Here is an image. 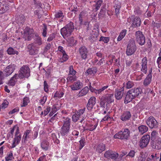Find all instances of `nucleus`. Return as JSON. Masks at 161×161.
Wrapping results in <instances>:
<instances>
[{
    "label": "nucleus",
    "mask_w": 161,
    "mask_h": 161,
    "mask_svg": "<svg viewBox=\"0 0 161 161\" xmlns=\"http://www.w3.org/2000/svg\"><path fill=\"white\" fill-rule=\"evenodd\" d=\"M142 92V90L140 88L132 89L129 90L127 93L124 103L127 104L131 102L136 97L141 94Z\"/></svg>",
    "instance_id": "1"
},
{
    "label": "nucleus",
    "mask_w": 161,
    "mask_h": 161,
    "mask_svg": "<svg viewBox=\"0 0 161 161\" xmlns=\"http://www.w3.org/2000/svg\"><path fill=\"white\" fill-rule=\"evenodd\" d=\"M33 131L30 130H27L24 131L23 138L25 142L34 140L37 138L38 131L37 128H35Z\"/></svg>",
    "instance_id": "2"
},
{
    "label": "nucleus",
    "mask_w": 161,
    "mask_h": 161,
    "mask_svg": "<svg viewBox=\"0 0 161 161\" xmlns=\"http://www.w3.org/2000/svg\"><path fill=\"white\" fill-rule=\"evenodd\" d=\"M74 28L73 23L70 22L66 25L65 27L61 29V33L64 38L65 39L71 35Z\"/></svg>",
    "instance_id": "3"
},
{
    "label": "nucleus",
    "mask_w": 161,
    "mask_h": 161,
    "mask_svg": "<svg viewBox=\"0 0 161 161\" xmlns=\"http://www.w3.org/2000/svg\"><path fill=\"white\" fill-rule=\"evenodd\" d=\"M130 134V131L127 129H125L116 134L113 137L114 139L127 140L129 138Z\"/></svg>",
    "instance_id": "4"
},
{
    "label": "nucleus",
    "mask_w": 161,
    "mask_h": 161,
    "mask_svg": "<svg viewBox=\"0 0 161 161\" xmlns=\"http://www.w3.org/2000/svg\"><path fill=\"white\" fill-rule=\"evenodd\" d=\"M70 126V119L66 118L64 121L63 125L61 128L60 131L62 136H64L67 135L69 131Z\"/></svg>",
    "instance_id": "5"
},
{
    "label": "nucleus",
    "mask_w": 161,
    "mask_h": 161,
    "mask_svg": "<svg viewBox=\"0 0 161 161\" xmlns=\"http://www.w3.org/2000/svg\"><path fill=\"white\" fill-rule=\"evenodd\" d=\"M30 69L29 67L27 65H24L20 68L18 74L19 78L23 79L24 78H28L30 76Z\"/></svg>",
    "instance_id": "6"
},
{
    "label": "nucleus",
    "mask_w": 161,
    "mask_h": 161,
    "mask_svg": "<svg viewBox=\"0 0 161 161\" xmlns=\"http://www.w3.org/2000/svg\"><path fill=\"white\" fill-rule=\"evenodd\" d=\"M136 50V46L134 40H130L127 47L126 53L128 56L133 54Z\"/></svg>",
    "instance_id": "7"
},
{
    "label": "nucleus",
    "mask_w": 161,
    "mask_h": 161,
    "mask_svg": "<svg viewBox=\"0 0 161 161\" xmlns=\"http://www.w3.org/2000/svg\"><path fill=\"white\" fill-rule=\"evenodd\" d=\"M113 95L108 94L102 97L101 99L100 105L101 106L104 107L106 103H110L114 102Z\"/></svg>",
    "instance_id": "8"
},
{
    "label": "nucleus",
    "mask_w": 161,
    "mask_h": 161,
    "mask_svg": "<svg viewBox=\"0 0 161 161\" xmlns=\"http://www.w3.org/2000/svg\"><path fill=\"white\" fill-rule=\"evenodd\" d=\"M158 133L155 131H153L151 135V140L154 142L157 141L155 148L159 149L161 148V138H158Z\"/></svg>",
    "instance_id": "9"
},
{
    "label": "nucleus",
    "mask_w": 161,
    "mask_h": 161,
    "mask_svg": "<svg viewBox=\"0 0 161 161\" xmlns=\"http://www.w3.org/2000/svg\"><path fill=\"white\" fill-rule=\"evenodd\" d=\"M33 30L29 27H26L24 30L23 37L25 40H31L33 36Z\"/></svg>",
    "instance_id": "10"
},
{
    "label": "nucleus",
    "mask_w": 161,
    "mask_h": 161,
    "mask_svg": "<svg viewBox=\"0 0 161 161\" xmlns=\"http://www.w3.org/2000/svg\"><path fill=\"white\" fill-rule=\"evenodd\" d=\"M136 41L141 45H143L145 42V38L142 33L140 31H137L135 33Z\"/></svg>",
    "instance_id": "11"
},
{
    "label": "nucleus",
    "mask_w": 161,
    "mask_h": 161,
    "mask_svg": "<svg viewBox=\"0 0 161 161\" xmlns=\"http://www.w3.org/2000/svg\"><path fill=\"white\" fill-rule=\"evenodd\" d=\"M150 138V136L149 135L143 136L140 142L139 145L140 147L141 148L146 147L149 142Z\"/></svg>",
    "instance_id": "12"
},
{
    "label": "nucleus",
    "mask_w": 161,
    "mask_h": 161,
    "mask_svg": "<svg viewBox=\"0 0 161 161\" xmlns=\"http://www.w3.org/2000/svg\"><path fill=\"white\" fill-rule=\"evenodd\" d=\"M16 68V65L14 64H11L7 66L4 69L3 72L6 76L11 75Z\"/></svg>",
    "instance_id": "13"
},
{
    "label": "nucleus",
    "mask_w": 161,
    "mask_h": 161,
    "mask_svg": "<svg viewBox=\"0 0 161 161\" xmlns=\"http://www.w3.org/2000/svg\"><path fill=\"white\" fill-rule=\"evenodd\" d=\"M98 122V119H96L95 122H92L90 124H87L84 127V130H89L92 131L94 130L97 127Z\"/></svg>",
    "instance_id": "14"
},
{
    "label": "nucleus",
    "mask_w": 161,
    "mask_h": 161,
    "mask_svg": "<svg viewBox=\"0 0 161 161\" xmlns=\"http://www.w3.org/2000/svg\"><path fill=\"white\" fill-rule=\"evenodd\" d=\"M146 122L147 125L151 129L157 127L158 124L156 120L152 116L149 117L146 120Z\"/></svg>",
    "instance_id": "15"
},
{
    "label": "nucleus",
    "mask_w": 161,
    "mask_h": 161,
    "mask_svg": "<svg viewBox=\"0 0 161 161\" xmlns=\"http://www.w3.org/2000/svg\"><path fill=\"white\" fill-rule=\"evenodd\" d=\"M89 87L90 90L92 92H94L96 94H101L104 90L108 88V86H105L101 88H100L99 89L97 90L93 88L91 85V83L90 82L89 84Z\"/></svg>",
    "instance_id": "16"
},
{
    "label": "nucleus",
    "mask_w": 161,
    "mask_h": 161,
    "mask_svg": "<svg viewBox=\"0 0 161 161\" xmlns=\"http://www.w3.org/2000/svg\"><path fill=\"white\" fill-rule=\"evenodd\" d=\"M28 48L29 53L31 55H34L38 53V48L36 47L34 44H30L28 46Z\"/></svg>",
    "instance_id": "17"
},
{
    "label": "nucleus",
    "mask_w": 161,
    "mask_h": 161,
    "mask_svg": "<svg viewBox=\"0 0 161 161\" xmlns=\"http://www.w3.org/2000/svg\"><path fill=\"white\" fill-rule=\"evenodd\" d=\"M82 86V83L78 80L75 82L73 85L70 86V87L71 90L76 91L80 89Z\"/></svg>",
    "instance_id": "18"
},
{
    "label": "nucleus",
    "mask_w": 161,
    "mask_h": 161,
    "mask_svg": "<svg viewBox=\"0 0 161 161\" xmlns=\"http://www.w3.org/2000/svg\"><path fill=\"white\" fill-rule=\"evenodd\" d=\"M96 99L94 97H91L89 100L87 105V107L88 110H91L96 103Z\"/></svg>",
    "instance_id": "19"
},
{
    "label": "nucleus",
    "mask_w": 161,
    "mask_h": 161,
    "mask_svg": "<svg viewBox=\"0 0 161 161\" xmlns=\"http://www.w3.org/2000/svg\"><path fill=\"white\" fill-rule=\"evenodd\" d=\"M79 52L81 58L85 59L87 58L88 53L87 49L84 46L81 47L79 49Z\"/></svg>",
    "instance_id": "20"
},
{
    "label": "nucleus",
    "mask_w": 161,
    "mask_h": 161,
    "mask_svg": "<svg viewBox=\"0 0 161 161\" xmlns=\"http://www.w3.org/2000/svg\"><path fill=\"white\" fill-rule=\"evenodd\" d=\"M21 135L20 134H19V135H15L13 142L11 146L10 147L11 148H14L18 144L21 140Z\"/></svg>",
    "instance_id": "21"
},
{
    "label": "nucleus",
    "mask_w": 161,
    "mask_h": 161,
    "mask_svg": "<svg viewBox=\"0 0 161 161\" xmlns=\"http://www.w3.org/2000/svg\"><path fill=\"white\" fill-rule=\"evenodd\" d=\"M53 66L52 65L50 64L46 67V70L44 68H42V73H45V75L47 77H49L53 71Z\"/></svg>",
    "instance_id": "22"
},
{
    "label": "nucleus",
    "mask_w": 161,
    "mask_h": 161,
    "mask_svg": "<svg viewBox=\"0 0 161 161\" xmlns=\"http://www.w3.org/2000/svg\"><path fill=\"white\" fill-rule=\"evenodd\" d=\"M141 71L146 74L147 72V59L146 57H144L142 60Z\"/></svg>",
    "instance_id": "23"
},
{
    "label": "nucleus",
    "mask_w": 161,
    "mask_h": 161,
    "mask_svg": "<svg viewBox=\"0 0 161 161\" xmlns=\"http://www.w3.org/2000/svg\"><path fill=\"white\" fill-rule=\"evenodd\" d=\"M19 78L18 74H15L8 81V85L10 86H14Z\"/></svg>",
    "instance_id": "24"
},
{
    "label": "nucleus",
    "mask_w": 161,
    "mask_h": 161,
    "mask_svg": "<svg viewBox=\"0 0 161 161\" xmlns=\"http://www.w3.org/2000/svg\"><path fill=\"white\" fill-rule=\"evenodd\" d=\"M9 8L8 6L6 3L0 2V14H2L5 12Z\"/></svg>",
    "instance_id": "25"
},
{
    "label": "nucleus",
    "mask_w": 161,
    "mask_h": 161,
    "mask_svg": "<svg viewBox=\"0 0 161 161\" xmlns=\"http://www.w3.org/2000/svg\"><path fill=\"white\" fill-rule=\"evenodd\" d=\"M131 117V114L129 112H125L123 113L121 116L120 119L123 121H126L129 120Z\"/></svg>",
    "instance_id": "26"
},
{
    "label": "nucleus",
    "mask_w": 161,
    "mask_h": 161,
    "mask_svg": "<svg viewBox=\"0 0 161 161\" xmlns=\"http://www.w3.org/2000/svg\"><path fill=\"white\" fill-rule=\"evenodd\" d=\"M141 24L140 19L138 17H136L133 21L132 25L133 27H138Z\"/></svg>",
    "instance_id": "27"
},
{
    "label": "nucleus",
    "mask_w": 161,
    "mask_h": 161,
    "mask_svg": "<svg viewBox=\"0 0 161 161\" xmlns=\"http://www.w3.org/2000/svg\"><path fill=\"white\" fill-rule=\"evenodd\" d=\"M60 106L58 104L53 105L50 110L49 115L50 117L52 116L59 109Z\"/></svg>",
    "instance_id": "28"
},
{
    "label": "nucleus",
    "mask_w": 161,
    "mask_h": 161,
    "mask_svg": "<svg viewBox=\"0 0 161 161\" xmlns=\"http://www.w3.org/2000/svg\"><path fill=\"white\" fill-rule=\"evenodd\" d=\"M97 71V69L96 68L89 69L84 74L86 76L89 75H93L96 73Z\"/></svg>",
    "instance_id": "29"
},
{
    "label": "nucleus",
    "mask_w": 161,
    "mask_h": 161,
    "mask_svg": "<svg viewBox=\"0 0 161 161\" xmlns=\"http://www.w3.org/2000/svg\"><path fill=\"white\" fill-rule=\"evenodd\" d=\"M152 78V74L151 73H149L146 78L144 80L143 84L145 86H147L148 85L151 81Z\"/></svg>",
    "instance_id": "30"
},
{
    "label": "nucleus",
    "mask_w": 161,
    "mask_h": 161,
    "mask_svg": "<svg viewBox=\"0 0 161 161\" xmlns=\"http://www.w3.org/2000/svg\"><path fill=\"white\" fill-rule=\"evenodd\" d=\"M123 90H117L115 93V97L116 99L119 100L122 98L123 94Z\"/></svg>",
    "instance_id": "31"
},
{
    "label": "nucleus",
    "mask_w": 161,
    "mask_h": 161,
    "mask_svg": "<svg viewBox=\"0 0 161 161\" xmlns=\"http://www.w3.org/2000/svg\"><path fill=\"white\" fill-rule=\"evenodd\" d=\"M105 146L104 144H100L98 145L96 148V151L99 153H101L105 150Z\"/></svg>",
    "instance_id": "32"
},
{
    "label": "nucleus",
    "mask_w": 161,
    "mask_h": 161,
    "mask_svg": "<svg viewBox=\"0 0 161 161\" xmlns=\"http://www.w3.org/2000/svg\"><path fill=\"white\" fill-rule=\"evenodd\" d=\"M138 129L140 132L143 134L148 130V128L146 125H142L139 127Z\"/></svg>",
    "instance_id": "33"
},
{
    "label": "nucleus",
    "mask_w": 161,
    "mask_h": 161,
    "mask_svg": "<svg viewBox=\"0 0 161 161\" xmlns=\"http://www.w3.org/2000/svg\"><path fill=\"white\" fill-rule=\"evenodd\" d=\"M126 32L127 31L125 29L121 31L117 38V41H119L122 40L125 36Z\"/></svg>",
    "instance_id": "34"
},
{
    "label": "nucleus",
    "mask_w": 161,
    "mask_h": 161,
    "mask_svg": "<svg viewBox=\"0 0 161 161\" xmlns=\"http://www.w3.org/2000/svg\"><path fill=\"white\" fill-rule=\"evenodd\" d=\"M89 88L87 86H86L83 88L80 92L79 96H82L86 95L88 92Z\"/></svg>",
    "instance_id": "35"
},
{
    "label": "nucleus",
    "mask_w": 161,
    "mask_h": 161,
    "mask_svg": "<svg viewBox=\"0 0 161 161\" xmlns=\"http://www.w3.org/2000/svg\"><path fill=\"white\" fill-rule=\"evenodd\" d=\"M87 16V14L85 11H82L80 14L79 17V20L80 24L82 23L83 19Z\"/></svg>",
    "instance_id": "36"
},
{
    "label": "nucleus",
    "mask_w": 161,
    "mask_h": 161,
    "mask_svg": "<svg viewBox=\"0 0 161 161\" xmlns=\"http://www.w3.org/2000/svg\"><path fill=\"white\" fill-rule=\"evenodd\" d=\"M7 53L9 55H18V52L17 51L15 50L13 48L9 47L7 50Z\"/></svg>",
    "instance_id": "37"
},
{
    "label": "nucleus",
    "mask_w": 161,
    "mask_h": 161,
    "mask_svg": "<svg viewBox=\"0 0 161 161\" xmlns=\"http://www.w3.org/2000/svg\"><path fill=\"white\" fill-rule=\"evenodd\" d=\"M48 142L46 141H44L41 143V147L44 150H47L48 148Z\"/></svg>",
    "instance_id": "38"
},
{
    "label": "nucleus",
    "mask_w": 161,
    "mask_h": 161,
    "mask_svg": "<svg viewBox=\"0 0 161 161\" xmlns=\"http://www.w3.org/2000/svg\"><path fill=\"white\" fill-rule=\"evenodd\" d=\"M159 158V155L156 153L152 155L149 158L150 160L147 159L146 161H153Z\"/></svg>",
    "instance_id": "39"
},
{
    "label": "nucleus",
    "mask_w": 161,
    "mask_h": 161,
    "mask_svg": "<svg viewBox=\"0 0 161 161\" xmlns=\"http://www.w3.org/2000/svg\"><path fill=\"white\" fill-rule=\"evenodd\" d=\"M67 41L69 45L70 46H73L76 42V41L72 37L68 38Z\"/></svg>",
    "instance_id": "40"
},
{
    "label": "nucleus",
    "mask_w": 161,
    "mask_h": 161,
    "mask_svg": "<svg viewBox=\"0 0 161 161\" xmlns=\"http://www.w3.org/2000/svg\"><path fill=\"white\" fill-rule=\"evenodd\" d=\"M14 158L12 152H10L5 157L6 161L12 160Z\"/></svg>",
    "instance_id": "41"
},
{
    "label": "nucleus",
    "mask_w": 161,
    "mask_h": 161,
    "mask_svg": "<svg viewBox=\"0 0 161 161\" xmlns=\"http://www.w3.org/2000/svg\"><path fill=\"white\" fill-rule=\"evenodd\" d=\"M30 101L28 97H25L24 98L23 100L22 104H21V107H25L27 105L28 103Z\"/></svg>",
    "instance_id": "42"
},
{
    "label": "nucleus",
    "mask_w": 161,
    "mask_h": 161,
    "mask_svg": "<svg viewBox=\"0 0 161 161\" xmlns=\"http://www.w3.org/2000/svg\"><path fill=\"white\" fill-rule=\"evenodd\" d=\"M80 143V149H82L85 145L86 140L84 137H82L79 141Z\"/></svg>",
    "instance_id": "43"
},
{
    "label": "nucleus",
    "mask_w": 161,
    "mask_h": 161,
    "mask_svg": "<svg viewBox=\"0 0 161 161\" xmlns=\"http://www.w3.org/2000/svg\"><path fill=\"white\" fill-rule=\"evenodd\" d=\"M116 7L115 8V13L116 15H117L119 13V9L120 8V4L119 3H118L115 5Z\"/></svg>",
    "instance_id": "44"
},
{
    "label": "nucleus",
    "mask_w": 161,
    "mask_h": 161,
    "mask_svg": "<svg viewBox=\"0 0 161 161\" xmlns=\"http://www.w3.org/2000/svg\"><path fill=\"white\" fill-rule=\"evenodd\" d=\"M64 94L63 92H57L55 93L53 97L56 98H60L63 96Z\"/></svg>",
    "instance_id": "45"
},
{
    "label": "nucleus",
    "mask_w": 161,
    "mask_h": 161,
    "mask_svg": "<svg viewBox=\"0 0 161 161\" xmlns=\"http://www.w3.org/2000/svg\"><path fill=\"white\" fill-rule=\"evenodd\" d=\"M102 3V0H99L96 3L95 5L96 11H97L99 9Z\"/></svg>",
    "instance_id": "46"
},
{
    "label": "nucleus",
    "mask_w": 161,
    "mask_h": 161,
    "mask_svg": "<svg viewBox=\"0 0 161 161\" xmlns=\"http://www.w3.org/2000/svg\"><path fill=\"white\" fill-rule=\"evenodd\" d=\"M68 59V56L65 52L62 53V57L60 59V61L61 62H64L66 61Z\"/></svg>",
    "instance_id": "47"
},
{
    "label": "nucleus",
    "mask_w": 161,
    "mask_h": 161,
    "mask_svg": "<svg viewBox=\"0 0 161 161\" xmlns=\"http://www.w3.org/2000/svg\"><path fill=\"white\" fill-rule=\"evenodd\" d=\"M76 79V77L75 75H73L72 76L69 75L67 79V82L69 81L72 82L75 80Z\"/></svg>",
    "instance_id": "48"
},
{
    "label": "nucleus",
    "mask_w": 161,
    "mask_h": 161,
    "mask_svg": "<svg viewBox=\"0 0 161 161\" xmlns=\"http://www.w3.org/2000/svg\"><path fill=\"white\" fill-rule=\"evenodd\" d=\"M8 105V102L7 100H4L0 106L1 108L4 109L7 108Z\"/></svg>",
    "instance_id": "49"
},
{
    "label": "nucleus",
    "mask_w": 161,
    "mask_h": 161,
    "mask_svg": "<svg viewBox=\"0 0 161 161\" xmlns=\"http://www.w3.org/2000/svg\"><path fill=\"white\" fill-rule=\"evenodd\" d=\"M55 16L56 18H61V19H63L64 17V15L62 11H59L55 14Z\"/></svg>",
    "instance_id": "50"
},
{
    "label": "nucleus",
    "mask_w": 161,
    "mask_h": 161,
    "mask_svg": "<svg viewBox=\"0 0 161 161\" xmlns=\"http://www.w3.org/2000/svg\"><path fill=\"white\" fill-rule=\"evenodd\" d=\"M80 117L78 114L76 113L73 115L72 117V120L74 122H76Z\"/></svg>",
    "instance_id": "51"
},
{
    "label": "nucleus",
    "mask_w": 161,
    "mask_h": 161,
    "mask_svg": "<svg viewBox=\"0 0 161 161\" xmlns=\"http://www.w3.org/2000/svg\"><path fill=\"white\" fill-rule=\"evenodd\" d=\"M134 85L133 82L131 81H128L126 84V87L128 89L132 88Z\"/></svg>",
    "instance_id": "52"
},
{
    "label": "nucleus",
    "mask_w": 161,
    "mask_h": 161,
    "mask_svg": "<svg viewBox=\"0 0 161 161\" xmlns=\"http://www.w3.org/2000/svg\"><path fill=\"white\" fill-rule=\"evenodd\" d=\"M113 151L111 150L108 151L105 153L104 156L105 158H110Z\"/></svg>",
    "instance_id": "53"
},
{
    "label": "nucleus",
    "mask_w": 161,
    "mask_h": 161,
    "mask_svg": "<svg viewBox=\"0 0 161 161\" xmlns=\"http://www.w3.org/2000/svg\"><path fill=\"white\" fill-rule=\"evenodd\" d=\"M157 63L159 68H160L158 70L159 72H161V57H159L158 58L157 60Z\"/></svg>",
    "instance_id": "54"
},
{
    "label": "nucleus",
    "mask_w": 161,
    "mask_h": 161,
    "mask_svg": "<svg viewBox=\"0 0 161 161\" xmlns=\"http://www.w3.org/2000/svg\"><path fill=\"white\" fill-rule=\"evenodd\" d=\"M35 42L38 45H41L42 43L41 38L39 36L36 37L35 39Z\"/></svg>",
    "instance_id": "55"
},
{
    "label": "nucleus",
    "mask_w": 161,
    "mask_h": 161,
    "mask_svg": "<svg viewBox=\"0 0 161 161\" xmlns=\"http://www.w3.org/2000/svg\"><path fill=\"white\" fill-rule=\"evenodd\" d=\"M99 41H103L105 43H107L109 42V38L108 37L101 36L100 38Z\"/></svg>",
    "instance_id": "56"
},
{
    "label": "nucleus",
    "mask_w": 161,
    "mask_h": 161,
    "mask_svg": "<svg viewBox=\"0 0 161 161\" xmlns=\"http://www.w3.org/2000/svg\"><path fill=\"white\" fill-rule=\"evenodd\" d=\"M42 11L41 9H38L36 10L35 13L37 15L38 18H40L42 16Z\"/></svg>",
    "instance_id": "57"
},
{
    "label": "nucleus",
    "mask_w": 161,
    "mask_h": 161,
    "mask_svg": "<svg viewBox=\"0 0 161 161\" xmlns=\"http://www.w3.org/2000/svg\"><path fill=\"white\" fill-rule=\"evenodd\" d=\"M69 74L70 75H75L76 73V71H75L73 69L72 66H70L69 67Z\"/></svg>",
    "instance_id": "58"
},
{
    "label": "nucleus",
    "mask_w": 161,
    "mask_h": 161,
    "mask_svg": "<svg viewBox=\"0 0 161 161\" xmlns=\"http://www.w3.org/2000/svg\"><path fill=\"white\" fill-rule=\"evenodd\" d=\"M118 153L113 152L111 155L110 158L112 159H115L118 157Z\"/></svg>",
    "instance_id": "59"
},
{
    "label": "nucleus",
    "mask_w": 161,
    "mask_h": 161,
    "mask_svg": "<svg viewBox=\"0 0 161 161\" xmlns=\"http://www.w3.org/2000/svg\"><path fill=\"white\" fill-rule=\"evenodd\" d=\"M51 110L50 107H47V108L43 111V115L44 116L47 115Z\"/></svg>",
    "instance_id": "60"
},
{
    "label": "nucleus",
    "mask_w": 161,
    "mask_h": 161,
    "mask_svg": "<svg viewBox=\"0 0 161 161\" xmlns=\"http://www.w3.org/2000/svg\"><path fill=\"white\" fill-rule=\"evenodd\" d=\"M85 110V108H84L83 109H81L79 110L77 112V113L80 117L82 114H83Z\"/></svg>",
    "instance_id": "61"
},
{
    "label": "nucleus",
    "mask_w": 161,
    "mask_h": 161,
    "mask_svg": "<svg viewBox=\"0 0 161 161\" xmlns=\"http://www.w3.org/2000/svg\"><path fill=\"white\" fill-rule=\"evenodd\" d=\"M47 26L44 25V28L43 29V32L42 35L44 37H46L47 36Z\"/></svg>",
    "instance_id": "62"
},
{
    "label": "nucleus",
    "mask_w": 161,
    "mask_h": 161,
    "mask_svg": "<svg viewBox=\"0 0 161 161\" xmlns=\"http://www.w3.org/2000/svg\"><path fill=\"white\" fill-rule=\"evenodd\" d=\"M47 99V97L46 96H44L40 100V103L42 104L43 105L46 101Z\"/></svg>",
    "instance_id": "63"
},
{
    "label": "nucleus",
    "mask_w": 161,
    "mask_h": 161,
    "mask_svg": "<svg viewBox=\"0 0 161 161\" xmlns=\"http://www.w3.org/2000/svg\"><path fill=\"white\" fill-rule=\"evenodd\" d=\"M37 161H47L46 155H43L42 156L40 157Z\"/></svg>",
    "instance_id": "64"
}]
</instances>
